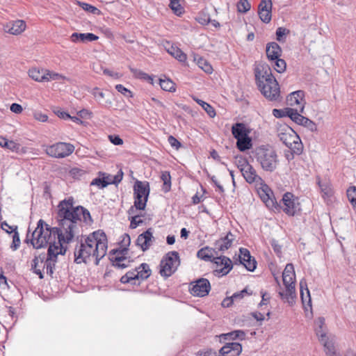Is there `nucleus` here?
<instances>
[{
  "instance_id": "bf43d9fd",
  "label": "nucleus",
  "mask_w": 356,
  "mask_h": 356,
  "mask_svg": "<svg viewBox=\"0 0 356 356\" xmlns=\"http://www.w3.org/2000/svg\"><path fill=\"white\" fill-rule=\"evenodd\" d=\"M127 252H128V249L127 248H121L120 250V249L112 250L109 253V254H110L109 259L111 257H126Z\"/></svg>"
},
{
  "instance_id": "49530a36",
  "label": "nucleus",
  "mask_w": 356,
  "mask_h": 356,
  "mask_svg": "<svg viewBox=\"0 0 356 356\" xmlns=\"http://www.w3.org/2000/svg\"><path fill=\"white\" fill-rule=\"evenodd\" d=\"M159 84L161 88L168 92H173L175 90V83L170 79H159Z\"/></svg>"
},
{
  "instance_id": "864d4df0",
  "label": "nucleus",
  "mask_w": 356,
  "mask_h": 356,
  "mask_svg": "<svg viewBox=\"0 0 356 356\" xmlns=\"http://www.w3.org/2000/svg\"><path fill=\"white\" fill-rule=\"evenodd\" d=\"M198 66L206 73L211 74L213 72L212 66L204 58H200L197 62Z\"/></svg>"
},
{
  "instance_id": "c03bdc74",
  "label": "nucleus",
  "mask_w": 356,
  "mask_h": 356,
  "mask_svg": "<svg viewBox=\"0 0 356 356\" xmlns=\"http://www.w3.org/2000/svg\"><path fill=\"white\" fill-rule=\"evenodd\" d=\"M270 61L272 62L275 70L278 73H282L286 70V64L284 60L278 58Z\"/></svg>"
},
{
  "instance_id": "bb28decb",
  "label": "nucleus",
  "mask_w": 356,
  "mask_h": 356,
  "mask_svg": "<svg viewBox=\"0 0 356 356\" xmlns=\"http://www.w3.org/2000/svg\"><path fill=\"white\" fill-rule=\"evenodd\" d=\"M250 131L247 129L245 124L236 122L232 127V134L236 139L243 138L248 136Z\"/></svg>"
},
{
  "instance_id": "473e14b6",
  "label": "nucleus",
  "mask_w": 356,
  "mask_h": 356,
  "mask_svg": "<svg viewBox=\"0 0 356 356\" xmlns=\"http://www.w3.org/2000/svg\"><path fill=\"white\" fill-rule=\"evenodd\" d=\"M252 145L251 138L248 136L236 139V147L241 152H245L248 149H250L252 147Z\"/></svg>"
},
{
  "instance_id": "4468645a",
  "label": "nucleus",
  "mask_w": 356,
  "mask_h": 356,
  "mask_svg": "<svg viewBox=\"0 0 356 356\" xmlns=\"http://www.w3.org/2000/svg\"><path fill=\"white\" fill-rule=\"evenodd\" d=\"M272 0H261L258 6L260 19L266 24L270 22L272 17Z\"/></svg>"
},
{
  "instance_id": "f8f14e48",
  "label": "nucleus",
  "mask_w": 356,
  "mask_h": 356,
  "mask_svg": "<svg viewBox=\"0 0 356 356\" xmlns=\"http://www.w3.org/2000/svg\"><path fill=\"white\" fill-rule=\"evenodd\" d=\"M216 264V268L213 270V275L217 277H222L227 275L233 268L232 260L226 256L218 255L211 261Z\"/></svg>"
},
{
  "instance_id": "f257e3e1",
  "label": "nucleus",
  "mask_w": 356,
  "mask_h": 356,
  "mask_svg": "<svg viewBox=\"0 0 356 356\" xmlns=\"http://www.w3.org/2000/svg\"><path fill=\"white\" fill-rule=\"evenodd\" d=\"M74 200L72 197L61 200L58 206L56 213V227H51L43 220L40 219L37 223V227L31 233L29 238L31 229L29 227L26 243H31L35 249H40L56 243V236L60 242L71 243L76 234L79 232V228L83 221L86 224L92 222V219L89 211L82 206L74 207Z\"/></svg>"
},
{
  "instance_id": "1a4fd4ad",
  "label": "nucleus",
  "mask_w": 356,
  "mask_h": 356,
  "mask_svg": "<svg viewBox=\"0 0 356 356\" xmlns=\"http://www.w3.org/2000/svg\"><path fill=\"white\" fill-rule=\"evenodd\" d=\"M263 83L260 81V83H257L261 94L269 101L280 100V88L276 79H272Z\"/></svg>"
},
{
  "instance_id": "8fccbe9b",
  "label": "nucleus",
  "mask_w": 356,
  "mask_h": 356,
  "mask_svg": "<svg viewBox=\"0 0 356 356\" xmlns=\"http://www.w3.org/2000/svg\"><path fill=\"white\" fill-rule=\"evenodd\" d=\"M79 3L83 10L94 15H101V11L97 8L84 2H79Z\"/></svg>"
},
{
  "instance_id": "39448f33",
  "label": "nucleus",
  "mask_w": 356,
  "mask_h": 356,
  "mask_svg": "<svg viewBox=\"0 0 356 356\" xmlns=\"http://www.w3.org/2000/svg\"><path fill=\"white\" fill-rule=\"evenodd\" d=\"M151 273L152 270L149 264L143 263L138 267L127 272L121 277L120 281L122 284L140 285L151 275Z\"/></svg>"
},
{
  "instance_id": "de8ad7c7",
  "label": "nucleus",
  "mask_w": 356,
  "mask_h": 356,
  "mask_svg": "<svg viewBox=\"0 0 356 356\" xmlns=\"http://www.w3.org/2000/svg\"><path fill=\"white\" fill-rule=\"evenodd\" d=\"M347 197L353 208L356 211V187L351 186L346 191Z\"/></svg>"
},
{
  "instance_id": "20e7f679",
  "label": "nucleus",
  "mask_w": 356,
  "mask_h": 356,
  "mask_svg": "<svg viewBox=\"0 0 356 356\" xmlns=\"http://www.w3.org/2000/svg\"><path fill=\"white\" fill-rule=\"evenodd\" d=\"M277 136L280 140L287 147H293V152L297 154H302L303 145L300 136L289 125L280 124L277 129Z\"/></svg>"
},
{
  "instance_id": "680f3d73",
  "label": "nucleus",
  "mask_w": 356,
  "mask_h": 356,
  "mask_svg": "<svg viewBox=\"0 0 356 356\" xmlns=\"http://www.w3.org/2000/svg\"><path fill=\"white\" fill-rule=\"evenodd\" d=\"M115 89H116V90L118 92H120L121 94H122L123 95H124L126 97H133L132 92L131 90H129V89H127V88H125L122 84L116 85L115 86Z\"/></svg>"
},
{
  "instance_id": "b1692460",
  "label": "nucleus",
  "mask_w": 356,
  "mask_h": 356,
  "mask_svg": "<svg viewBox=\"0 0 356 356\" xmlns=\"http://www.w3.org/2000/svg\"><path fill=\"white\" fill-rule=\"evenodd\" d=\"M218 255L216 248L205 246L200 249L197 252V257L205 261H211Z\"/></svg>"
},
{
  "instance_id": "2f4dec72",
  "label": "nucleus",
  "mask_w": 356,
  "mask_h": 356,
  "mask_svg": "<svg viewBox=\"0 0 356 356\" xmlns=\"http://www.w3.org/2000/svg\"><path fill=\"white\" fill-rule=\"evenodd\" d=\"M300 298L302 304L305 305L306 299H308L307 305L310 307H312V300L310 297V293L307 288V284L305 279H302L300 282Z\"/></svg>"
},
{
  "instance_id": "f03ea898",
  "label": "nucleus",
  "mask_w": 356,
  "mask_h": 356,
  "mask_svg": "<svg viewBox=\"0 0 356 356\" xmlns=\"http://www.w3.org/2000/svg\"><path fill=\"white\" fill-rule=\"evenodd\" d=\"M79 239V237H77ZM108 241L106 234L97 230L90 234L84 240H77L74 248V262L76 264L87 263L91 257H95V265L106 254Z\"/></svg>"
},
{
  "instance_id": "6ab92c4d",
  "label": "nucleus",
  "mask_w": 356,
  "mask_h": 356,
  "mask_svg": "<svg viewBox=\"0 0 356 356\" xmlns=\"http://www.w3.org/2000/svg\"><path fill=\"white\" fill-rule=\"evenodd\" d=\"M242 352V346L237 342L227 343L219 350V356H238Z\"/></svg>"
},
{
  "instance_id": "ea45409f",
  "label": "nucleus",
  "mask_w": 356,
  "mask_h": 356,
  "mask_svg": "<svg viewBox=\"0 0 356 356\" xmlns=\"http://www.w3.org/2000/svg\"><path fill=\"white\" fill-rule=\"evenodd\" d=\"M161 179L163 182L162 191L168 193L171 189V177L169 172L165 171L162 173Z\"/></svg>"
},
{
  "instance_id": "2eb2a0df",
  "label": "nucleus",
  "mask_w": 356,
  "mask_h": 356,
  "mask_svg": "<svg viewBox=\"0 0 356 356\" xmlns=\"http://www.w3.org/2000/svg\"><path fill=\"white\" fill-rule=\"evenodd\" d=\"M295 200L294 195L289 192L284 193L282 197V210L289 216H293L296 213L297 205L295 202Z\"/></svg>"
},
{
  "instance_id": "e433bc0d",
  "label": "nucleus",
  "mask_w": 356,
  "mask_h": 356,
  "mask_svg": "<svg viewBox=\"0 0 356 356\" xmlns=\"http://www.w3.org/2000/svg\"><path fill=\"white\" fill-rule=\"evenodd\" d=\"M29 76L36 81H44L47 78V75H49V74H46L43 71H40L36 69H32L29 70Z\"/></svg>"
},
{
  "instance_id": "774afa93",
  "label": "nucleus",
  "mask_w": 356,
  "mask_h": 356,
  "mask_svg": "<svg viewBox=\"0 0 356 356\" xmlns=\"http://www.w3.org/2000/svg\"><path fill=\"white\" fill-rule=\"evenodd\" d=\"M168 141L170 143V145L176 149H178L181 146V143L177 139H176L173 136H168Z\"/></svg>"
},
{
  "instance_id": "a878e982",
  "label": "nucleus",
  "mask_w": 356,
  "mask_h": 356,
  "mask_svg": "<svg viewBox=\"0 0 356 356\" xmlns=\"http://www.w3.org/2000/svg\"><path fill=\"white\" fill-rule=\"evenodd\" d=\"M71 40L73 42H92L98 40L99 37L94 33H73L71 35Z\"/></svg>"
},
{
  "instance_id": "338daca9",
  "label": "nucleus",
  "mask_w": 356,
  "mask_h": 356,
  "mask_svg": "<svg viewBox=\"0 0 356 356\" xmlns=\"http://www.w3.org/2000/svg\"><path fill=\"white\" fill-rule=\"evenodd\" d=\"M131 243V238L128 234H124L122 236V240L120 241V246L122 248H127L128 249V247L129 246Z\"/></svg>"
},
{
  "instance_id": "72a5a7b5",
  "label": "nucleus",
  "mask_w": 356,
  "mask_h": 356,
  "mask_svg": "<svg viewBox=\"0 0 356 356\" xmlns=\"http://www.w3.org/2000/svg\"><path fill=\"white\" fill-rule=\"evenodd\" d=\"M167 51L171 56H172L179 62L184 63L187 59L186 55L179 48L177 47H174L172 45L170 48H168Z\"/></svg>"
},
{
  "instance_id": "f3484780",
  "label": "nucleus",
  "mask_w": 356,
  "mask_h": 356,
  "mask_svg": "<svg viewBox=\"0 0 356 356\" xmlns=\"http://www.w3.org/2000/svg\"><path fill=\"white\" fill-rule=\"evenodd\" d=\"M154 239L152 228H149L145 232L138 235L136 244L145 252L152 245Z\"/></svg>"
},
{
  "instance_id": "e2e57ef3",
  "label": "nucleus",
  "mask_w": 356,
  "mask_h": 356,
  "mask_svg": "<svg viewBox=\"0 0 356 356\" xmlns=\"http://www.w3.org/2000/svg\"><path fill=\"white\" fill-rule=\"evenodd\" d=\"M239 251H240V254H239L240 264H241V261H243L245 259H250L252 258V256L250 255V252L248 249L241 248Z\"/></svg>"
},
{
  "instance_id": "79ce46f5",
  "label": "nucleus",
  "mask_w": 356,
  "mask_h": 356,
  "mask_svg": "<svg viewBox=\"0 0 356 356\" xmlns=\"http://www.w3.org/2000/svg\"><path fill=\"white\" fill-rule=\"evenodd\" d=\"M225 339L234 340L236 339H244L245 333L243 330H234L223 334Z\"/></svg>"
},
{
  "instance_id": "9b49d317",
  "label": "nucleus",
  "mask_w": 356,
  "mask_h": 356,
  "mask_svg": "<svg viewBox=\"0 0 356 356\" xmlns=\"http://www.w3.org/2000/svg\"><path fill=\"white\" fill-rule=\"evenodd\" d=\"M285 286V291H279L278 294L280 298L287 302L290 306H293L296 302V276H287L286 281H283Z\"/></svg>"
},
{
  "instance_id": "a18cd8bd",
  "label": "nucleus",
  "mask_w": 356,
  "mask_h": 356,
  "mask_svg": "<svg viewBox=\"0 0 356 356\" xmlns=\"http://www.w3.org/2000/svg\"><path fill=\"white\" fill-rule=\"evenodd\" d=\"M129 70L136 77L140 79H144L148 81H152L153 79L147 73L143 72V71L129 67Z\"/></svg>"
},
{
  "instance_id": "58836bf2",
  "label": "nucleus",
  "mask_w": 356,
  "mask_h": 356,
  "mask_svg": "<svg viewBox=\"0 0 356 356\" xmlns=\"http://www.w3.org/2000/svg\"><path fill=\"white\" fill-rule=\"evenodd\" d=\"M193 99L202 107V108L207 112L209 117L213 118L216 115V111L213 107L209 104L204 101L193 97Z\"/></svg>"
},
{
  "instance_id": "c85d7f7f",
  "label": "nucleus",
  "mask_w": 356,
  "mask_h": 356,
  "mask_svg": "<svg viewBox=\"0 0 356 356\" xmlns=\"http://www.w3.org/2000/svg\"><path fill=\"white\" fill-rule=\"evenodd\" d=\"M90 93L93 95L96 101L104 107H109L112 102L111 99H105L106 94L103 92L100 89L97 87L93 88Z\"/></svg>"
},
{
  "instance_id": "6e6552de",
  "label": "nucleus",
  "mask_w": 356,
  "mask_h": 356,
  "mask_svg": "<svg viewBox=\"0 0 356 356\" xmlns=\"http://www.w3.org/2000/svg\"><path fill=\"white\" fill-rule=\"evenodd\" d=\"M176 264H179V253L176 251L168 252L160 263L159 273L165 277H170L175 270Z\"/></svg>"
},
{
  "instance_id": "a211bd4d",
  "label": "nucleus",
  "mask_w": 356,
  "mask_h": 356,
  "mask_svg": "<svg viewBox=\"0 0 356 356\" xmlns=\"http://www.w3.org/2000/svg\"><path fill=\"white\" fill-rule=\"evenodd\" d=\"M305 93L302 90H297L291 92L287 97V102L291 106H297L300 113H303L305 101L304 99Z\"/></svg>"
},
{
  "instance_id": "0eeeda50",
  "label": "nucleus",
  "mask_w": 356,
  "mask_h": 356,
  "mask_svg": "<svg viewBox=\"0 0 356 356\" xmlns=\"http://www.w3.org/2000/svg\"><path fill=\"white\" fill-rule=\"evenodd\" d=\"M45 153L54 158L61 159L70 156L74 151V146L68 143L58 142L51 145H44Z\"/></svg>"
},
{
  "instance_id": "4d7b16f0",
  "label": "nucleus",
  "mask_w": 356,
  "mask_h": 356,
  "mask_svg": "<svg viewBox=\"0 0 356 356\" xmlns=\"http://www.w3.org/2000/svg\"><path fill=\"white\" fill-rule=\"evenodd\" d=\"M287 276H296L294 267L292 264H287L282 273V281H286Z\"/></svg>"
},
{
  "instance_id": "aec40b11",
  "label": "nucleus",
  "mask_w": 356,
  "mask_h": 356,
  "mask_svg": "<svg viewBox=\"0 0 356 356\" xmlns=\"http://www.w3.org/2000/svg\"><path fill=\"white\" fill-rule=\"evenodd\" d=\"M241 174L248 184H255L256 186H258L264 182V179L257 175L256 170L252 165L243 170Z\"/></svg>"
},
{
  "instance_id": "4c0bfd02",
  "label": "nucleus",
  "mask_w": 356,
  "mask_h": 356,
  "mask_svg": "<svg viewBox=\"0 0 356 356\" xmlns=\"http://www.w3.org/2000/svg\"><path fill=\"white\" fill-rule=\"evenodd\" d=\"M234 163L241 172L250 165L248 159L241 155H237L234 157Z\"/></svg>"
},
{
  "instance_id": "09e8293b",
  "label": "nucleus",
  "mask_w": 356,
  "mask_h": 356,
  "mask_svg": "<svg viewBox=\"0 0 356 356\" xmlns=\"http://www.w3.org/2000/svg\"><path fill=\"white\" fill-rule=\"evenodd\" d=\"M13 243L10 245V248L13 250H16L20 245V238L19 234L17 232V226H15V228H13Z\"/></svg>"
},
{
  "instance_id": "4be33fe9",
  "label": "nucleus",
  "mask_w": 356,
  "mask_h": 356,
  "mask_svg": "<svg viewBox=\"0 0 356 356\" xmlns=\"http://www.w3.org/2000/svg\"><path fill=\"white\" fill-rule=\"evenodd\" d=\"M58 258L56 254L53 252L51 248H48L47 259L43 264V268H46L47 273L52 276Z\"/></svg>"
},
{
  "instance_id": "412c9836",
  "label": "nucleus",
  "mask_w": 356,
  "mask_h": 356,
  "mask_svg": "<svg viewBox=\"0 0 356 356\" xmlns=\"http://www.w3.org/2000/svg\"><path fill=\"white\" fill-rule=\"evenodd\" d=\"M26 29V23L23 20H15L8 22L4 26L6 32L12 35H18L22 33Z\"/></svg>"
},
{
  "instance_id": "423d86ee",
  "label": "nucleus",
  "mask_w": 356,
  "mask_h": 356,
  "mask_svg": "<svg viewBox=\"0 0 356 356\" xmlns=\"http://www.w3.org/2000/svg\"><path fill=\"white\" fill-rule=\"evenodd\" d=\"M150 188L147 181L136 180L134 186V207L138 210H144L149 195Z\"/></svg>"
},
{
  "instance_id": "3c124183",
  "label": "nucleus",
  "mask_w": 356,
  "mask_h": 356,
  "mask_svg": "<svg viewBox=\"0 0 356 356\" xmlns=\"http://www.w3.org/2000/svg\"><path fill=\"white\" fill-rule=\"evenodd\" d=\"M251 8L248 0H240L237 3V9L239 13H245Z\"/></svg>"
},
{
  "instance_id": "c9c22d12",
  "label": "nucleus",
  "mask_w": 356,
  "mask_h": 356,
  "mask_svg": "<svg viewBox=\"0 0 356 356\" xmlns=\"http://www.w3.org/2000/svg\"><path fill=\"white\" fill-rule=\"evenodd\" d=\"M0 146L6 147L13 152H17L19 149V145L15 141L8 140L4 138H0Z\"/></svg>"
},
{
  "instance_id": "5701e85b",
  "label": "nucleus",
  "mask_w": 356,
  "mask_h": 356,
  "mask_svg": "<svg viewBox=\"0 0 356 356\" xmlns=\"http://www.w3.org/2000/svg\"><path fill=\"white\" fill-rule=\"evenodd\" d=\"M234 240V235L229 232L225 237L216 241L215 243L216 249L220 252H225L231 247Z\"/></svg>"
},
{
  "instance_id": "f704fd0d",
  "label": "nucleus",
  "mask_w": 356,
  "mask_h": 356,
  "mask_svg": "<svg viewBox=\"0 0 356 356\" xmlns=\"http://www.w3.org/2000/svg\"><path fill=\"white\" fill-rule=\"evenodd\" d=\"M301 113L299 111L298 108H291L289 109V118L296 124L301 125L303 120H305V118L303 115L300 114Z\"/></svg>"
},
{
  "instance_id": "9d476101",
  "label": "nucleus",
  "mask_w": 356,
  "mask_h": 356,
  "mask_svg": "<svg viewBox=\"0 0 356 356\" xmlns=\"http://www.w3.org/2000/svg\"><path fill=\"white\" fill-rule=\"evenodd\" d=\"M258 188V194L266 204L270 210L280 211L282 207L277 203L276 199L273 197V193L269 186L265 183L259 184Z\"/></svg>"
},
{
  "instance_id": "5fc2aeb1",
  "label": "nucleus",
  "mask_w": 356,
  "mask_h": 356,
  "mask_svg": "<svg viewBox=\"0 0 356 356\" xmlns=\"http://www.w3.org/2000/svg\"><path fill=\"white\" fill-rule=\"evenodd\" d=\"M241 264H243L248 271L251 272L254 271L257 268V261L252 257L250 259H245L241 261Z\"/></svg>"
},
{
  "instance_id": "69168bd1",
  "label": "nucleus",
  "mask_w": 356,
  "mask_h": 356,
  "mask_svg": "<svg viewBox=\"0 0 356 356\" xmlns=\"http://www.w3.org/2000/svg\"><path fill=\"white\" fill-rule=\"evenodd\" d=\"M252 292H248V289L245 288L241 291L234 293L232 295V298H234L235 300H241L245 296H250Z\"/></svg>"
},
{
  "instance_id": "7c9ffc66",
  "label": "nucleus",
  "mask_w": 356,
  "mask_h": 356,
  "mask_svg": "<svg viewBox=\"0 0 356 356\" xmlns=\"http://www.w3.org/2000/svg\"><path fill=\"white\" fill-rule=\"evenodd\" d=\"M318 184L320 187L323 198L325 201H329L334 193L331 184L329 181H321L318 180Z\"/></svg>"
},
{
  "instance_id": "052dcab7",
  "label": "nucleus",
  "mask_w": 356,
  "mask_h": 356,
  "mask_svg": "<svg viewBox=\"0 0 356 356\" xmlns=\"http://www.w3.org/2000/svg\"><path fill=\"white\" fill-rule=\"evenodd\" d=\"M142 216L140 215H136V216H131V218H129L130 220V225L129 227L131 229H136L138 226L143 223V220H141L140 218Z\"/></svg>"
},
{
  "instance_id": "cd10ccee",
  "label": "nucleus",
  "mask_w": 356,
  "mask_h": 356,
  "mask_svg": "<svg viewBox=\"0 0 356 356\" xmlns=\"http://www.w3.org/2000/svg\"><path fill=\"white\" fill-rule=\"evenodd\" d=\"M110 261L112 263V266L115 268L124 269L131 266L133 260L130 257H111Z\"/></svg>"
},
{
  "instance_id": "13d9d810",
  "label": "nucleus",
  "mask_w": 356,
  "mask_h": 356,
  "mask_svg": "<svg viewBox=\"0 0 356 356\" xmlns=\"http://www.w3.org/2000/svg\"><path fill=\"white\" fill-rule=\"evenodd\" d=\"M291 108H285L284 109L274 108L272 111L273 115L277 118H281L283 117H289V109Z\"/></svg>"
},
{
  "instance_id": "393cba45",
  "label": "nucleus",
  "mask_w": 356,
  "mask_h": 356,
  "mask_svg": "<svg viewBox=\"0 0 356 356\" xmlns=\"http://www.w3.org/2000/svg\"><path fill=\"white\" fill-rule=\"evenodd\" d=\"M266 52L268 59L273 60L281 56L282 49L277 43L272 42L266 44Z\"/></svg>"
},
{
  "instance_id": "0e129e2a",
  "label": "nucleus",
  "mask_w": 356,
  "mask_h": 356,
  "mask_svg": "<svg viewBox=\"0 0 356 356\" xmlns=\"http://www.w3.org/2000/svg\"><path fill=\"white\" fill-rule=\"evenodd\" d=\"M303 122H302L301 125L304 126L305 127L307 128L311 131H314L316 130V124L312 121L311 120L308 119L307 118H305Z\"/></svg>"
},
{
  "instance_id": "dca6fc26",
  "label": "nucleus",
  "mask_w": 356,
  "mask_h": 356,
  "mask_svg": "<svg viewBox=\"0 0 356 356\" xmlns=\"http://www.w3.org/2000/svg\"><path fill=\"white\" fill-rule=\"evenodd\" d=\"M255 79L257 83H260V81L265 83L268 81V79L269 81H273L272 79H275V78L273 76L271 69L268 65L264 64L256 67Z\"/></svg>"
},
{
  "instance_id": "6e6d98bb",
  "label": "nucleus",
  "mask_w": 356,
  "mask_h": 356,
  "mask_svg": "<svg viewBox=\"0 0 356 356\" xmlns=\"http://www.w3.org/2000/svg\"><path fill=\"white\" fill-rule=\"evenodd\" d=\"M289 30L284 28V27H279L276 30V39L279 42H284L285 38L284 36L288 35L289 33Z\"/></svg>"
},
{
  "instance_id": "37998d69",
  "label": "nucleus",
  "mask_w": 356,
  "mask_h": 356,
  "mask_svg": "<svg viewBox=\"0 0 356 356\" xmlns=\"http://www.w3.org/2000/svg\"><path fill=\"white\" fill-rule=\"evenodd\" d=\"M181 1V0H170L169 4L173 13L178 16L181 15L184 12V7L180 4Z\"/></svg>"
},
{
  "instance_id": "c756f323",
  "label": "nucleus",
  "mask_w": 356,
  "mask_h": 356,
  "mask_svg": "<svg viewBox=\"0 0 356 356\" xmlns=\"http://www.w3.org/2000/svg\"><path fill=\"white\" fill-rule=\"evenodd\" d=\"M321 342L323 344L327 356H340L336 353L333 342L329 340L326 334H321Z\"/></svg>"
},
{
  "instance_id": "ddd939ff",
  "label": "nucleus",
  "mask_w": 356,
  "mask_h": 356,
  "mask_svg": "<svg viewBox=\"0 0 356 356\" xmlns=\"http://www.w3.org/2000/svg\"><path fill=\"white\" fill-rule=\"evenodd\" d=\"M211 290L209 281L205 278H200L191 289V293L194 296L204 297L209 294Z\"/></svg>"
},
{
  "instance_id": "7ed1b4c3",
  "label": "nucleus",
  "mask_w": 356,
  "mask_h": 356,
  "mask_svg": "<svg viewBox=\"0 0 356 356\" xmlns=\"http://www.w3.org/2000/svg\"><path fill=\"white\" fill-rule=\"evenodd\" d=\"M255 158L265 172H274L279 164L277 152L270 146L262 145L257 147L255 150Z\"/></svg>"
},
{
  "instance_id": "a19ab883",
  "label": "nucleus",
  "mask_w": 356,
  "mask_h": 356,
  "mask_svg": "<svg viewBox=\"0 0 356 356\" xmlns=\"http://www.w3.org/2000/svg\"><path fill=\"white\" fill-rule=\"evenodd\" d=\"M63 243H67V242H60L59 239L58 240V243H54V244H51L49 248H51L53 249V252L56 254V257L59 254L64 255L66 253L67 248L63 245Z\"/></svg>"
},
{
  "instance_id": "603ef678",
  "label": "nucleus",
  "mask_w": 356,
  "mask_h": 356,
  "mask_svg": "<svg viewBox=\"0 0 356 356\" xmlns=\"http://www.w3.org/2000/svg\"><path fill=\"white\" fill-rule=\"evenodd\" d=\"M108 184H111V182L109 180L106 179L105 177H97L94 179L90 184V185L98 186L99 188H106Z\"/></svg>"
}]
</instances>
